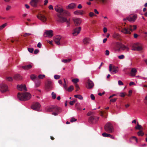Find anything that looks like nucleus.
Returning <instances> with one entry per match:
<instances>
[{
  "mask_svg": "<svg viewBox=\"0 0 147 147\" xmlns=\"http://www.w3.org/2000/svg\"><path fill=\"white\" fill-rule=\"evenodd\" d=\"M76 4L75 3H72L69 4L65 7V8L67 10L72 9H75L76 7Z\"/></svg>",
  "mask_w": 147,
  "mask_h": 147,
  "instance_id": "13",
  "label": "nucleus"
},
{
  "mask_svg": "<svg viewBox=\"0 0 147 147\" xmlns=\"http://www.w3.org/2000/svg\"><path fill=\"white\" fill-rule=\"evenodd\" d=\"M94 86L93 82L90 80H88L86 85V88L88 89H91L93 88Z\"/></svg>",
  "mask_w": 147,
  "mask_h": 147,
  "instance_id": "19",
  "label": "nucleus"
},
{
  "mask_svg": "<svg viewBox=\"0 0 147 147\" xmlns=\"http://www.w3.org/2000/svg\"><path fill=\"white\" fill-rule=\"evenodd\" d=\"M74 89V87L73 86H70L67 89V90L68 92L71 91Z\"/></svg>",
  "mask_w": 147,
  "mask_h": 147,
  "instance_id": "36",
  "label": "nucleus"
},
{
  "mask_svg": "<svg viewBox=\"0 0 147 147\" xmlns=\"http://www.w3.org/2000/svg\"><path fill=\"white\" fill-rule=\"evenodd\" d=\"M138 135V136H142L144 135V133L142 130H140L137 133Z\"/></svg>",
  "mask_w": 147,
  "mask_h": 147,
  "instance_id": "34",
  "label": "nucleus"
},
{
  "mask_svg": "<svg viewBox=\"0 0 147 147\" xmlns=\"http://www.w3.org/2000/svg\"><path fill=\"white\" fill-rule=\"evenodd\" d=\"M36 78V76L34 74L31 75L30 76V78L33 81Z\"/></svg>",
  "mask_w": 147,
  "mask_h": 147,
  "instance_id": "40",
  "label": "nucleus"
},
{
  "mask_svg": "<svg viewBox=\"0 0 147 147\" xmlns=\"http://www.w3.org/2000/svg\"><path fill=\"white\" fill-rule=\"evenodd\" d=\"M89 16L90 17H92L94 16H96V15L93 12H90L89 13Z\"/></svg>",
  "mask_w": 147,
  "mask_h": 147,
  "instance_id": "45",
  "label": "nucleus"
},
{
  "mask_svg": "<svg viewBox=\"0 0 147 147\" xmlns=\"http://www.w3.org/2000/svg\"><path fill=\"white\" fill-rule=\"evenodd\" d=\"M40 105V104L38 102H34L31 106V108L33 110L39 111V108Z\"/></svg>",
  "mask_w": 147,
  "mask_h": 147,
  "instance_id": "11",
  "label": "nucleus"
},
{
  "mask_svg": "<svg viewBox=\"0 0 147 147\" xmlns=\"http://www.w3.org/2000/svg\"><path fill=\"white\" fill-rule=\"evenodd\" d=\"M60 76L58 75H55L54 76V78L55 79H58L60 78Z\"/></svg>",
  "mask_w": 147,
  "mask_h": 147,
  "instance_id": "51",
  "label": "nucleus"
},
{
  "mask_svg": "<svg viewBox=\"0 0 147 147\" xmlns=\"http://www.w3.org/2000/svg\"><path fill=\"white\" fill-rule=\"evenodd\" d=\"M74 97L76 98H77L80 100H82L83 98L82 96L80 94L75 95H74Z\"/></svg>",
  "mask_w": 147,
  "mask_h": 147,
  "instance_id": "32",
  "label": "nucleus"
},
{
  "mask_svg": "<svg viewBox=\"0 0 147 147\" xmlns=\"http://www.w3.org/2000/svg\"><path fill=\"white\" fill-rule=\"evenodd\" d=\"M40 1V0H32L30 2L31 5L33 7L37 6V3Z\"/></svg>",
  "mask_w": 147,
  "mask_h": 147,
  "instance_id": "23",
  "label": "nucleus"
},
{
  "mask_svg": "<svg viewBox=\"0 0 147 147\" xmlns=\"http://www.w3.org/2000/svg\"><path fill=\"white\" fill-rule=\"evenodd\" d=\"M125 57V56L123 55H121L118 56V58L119 59H123Z\"/></svg>",
  "mask_w": 147,
  "mask_h": 147,
  "instance_id": "46",
  "label": "nucleus"
},
{
  "mask_svg": "<svg viewBox=\"0 0 147 147\" xmlns=\"http://www.w3.org/2000/svg\"><path fill=\"white\" fill-rule=\"evenodd\" d=\"M75 87L76 88V91H78L80 89V88L78 85L77 84H75Z\"/></svg>",
  "mask_w": 147,
  "mask_h": 147,
  "instance_id": "48",
  "label": "nucleus"
},
{
  "mask_svg": "<svg viewBox=\"0 0 147 147\" xmlns=\"http://www.w3.org/2000/svg\"><path fill=\"white\" fill-rule=\"evenodd\" d=\"M37 46L38 47L40 48L41 47L42 45L41 43L40 42H39L38 43Z\"/></svg>",
  "mask_w": 147,
  "mask_h": 147,
  "instance_id": "60",
  "label": "nucleus"
},
{
  "mask_svg": "<svg viewBox=\"0 0 147 147\" xmlns=\"http://www.w3.org/2000/svg\"><path fill=\"white\" fill-rule=\"evenodd\" d=\"M35 82L36 86L37 87L40 86L41 82L40 80L36 78Z\"/></svg>",
  "mask_w": 147,
  "mask_h": 147,
  "instance_id": "26",
  "label": "nucleus"
},
{
  "mask_svg": "<svg viewBox=\"0 0 147 147\" xmlns=\"http://www.w3.org/2000/svg\"><path fill=\"white\" fill-rule=\"evenodd\" d=\"M61 37L60 36L57 35L54 37V41L55 43L58 45H60V40Z\"/></svg>",
  "mask_w": 147,
  "mask_h": 147,
  "instance_id": "16",
  "label": "nucleus"
},
{
  "mask_svg": "<svg viewBox=\"0 0 147 147\" xmlns=\"http://www.w3.org/2000/svg\"><path fill=\"white\" fill-rule=\"evenodd\" d=\"M73 82L75 83H76L79 81V79L78 78H75L72 80Z\"/></svg>",
  "mask_w": 147,
  "mask_h": 147,
  "instance_id": "43",
  "label": "nucleus"
},
{
  "mask_svg": "<svg viewBox=\"0 0 147 147\" xmlns=\"http://www.w3.org/2000/svg\"><path fill=\"white\" fill-rule=\"evenodd\" d=\"M117 99V98L111 99L110 100V101L113 102H115L116 100Z\"/></svg>",
  "mask_w": 147,
  "mask_h": 147,
  "instance_id": "57",
  "label": "nucleus"
},
{
  "mask_svg": "<svg viewBox=\"0 0 147 147\" xmlns=\"http://www.w3.org/2000/svg\"><path fill=\"white\" fill-rule=\"evenodd\" d=\"M46 89L47 90H50L52 89V82L50 81H47L46 84L45 85Z\"/></svg>",
  "mask_w": 147,
  "mask_h": 147,
  "instance_id": "20",
  "label": "nucleus"
},
{
  "mask_svg": "<svg viewBox=\"0 0 147 147\" xmlns=\"http://www.w3.org/2000/svg\"><path fill=\"white\" fill-rule=\"evenodd\" d=\"M120 36L119 35L116 33H115L113 35V37L117 39H119L120 38Z\"/></svg>",
  "mask_w": 147,
  "mask_h": 147,
  "instance_id": "30",
  "label": "nucleus"
},
{
  "mask_svg": "<svg viewBox=\"0 0 147 147\" xmlns=\"http://www.w3.org/2000/svg\"><path fill=\"white\" fill-rule=\"evenodd\" d=\"M115 50L119 51H124L126 50L127 51H129V48L127 47L126 46L124 45L121 43L117 42V43L115 45Z\"/></svg>",
  "mask_w": 147,
  "mask_h": 147,
  "instance_id": "4",
  "label": "nucleus"
},
{
  "mask_svg": "<svg viewBox=\"0 0 147 147\" xmlns=\"http://www.w3.org/2000/svg\"><path fill=\"white\" fill-rule=\"evenodd\" d=\"M81 28L79 27L78 28H76L73 30L72 34L74 36L77 35L80 33V31L81 30Z\"/></svg>",
  "mask_w": 147,
  "mask_h": 147,
  "instance_id": "17",
  "label": "nucleus"
},
{
  "mask_svg": "<svg viewBox=\"0 0 147 147\" xmlns=\"http://www.w3.org/2000/svg\"><path fill=\"white\" fill-rule=\"evenodd\" d=\"M98 3H100L102 4H105L107 3L108 0H96Z\"/></svg>",
  "mask_w": 147,
  "mask_h": 147,
  "instance_id": "31",
  "label": "nucleus"
},
{
  "mask_svg": "<svg viewBox=\"0 0 147 147\" xmlns=\"http://www.w3.org/2000/svg\"><path fill=\"white\" fill-rule=\"evenodd\" d=\"M37 18L43 22H45L47 20V18L43 15L41 13H39L37 16Z\"/></svg>",
  "mask_w": 147,
  "mask_h": 147,
  "instance_id": "15",
  "label": "nucleus"
},
{
  "mask_svg": "<svg viewBox=\"0 0 147 147\" xmlns=\"http://www.w3.org/2000/svg\"><path fill=\"white\" fill-rule=\"evenodd\" d=\"M105 129L107 132L111 133L114 131V129L112 124L110 123H107L105 125Z\"/></svg>",
  "mask_w": 147,
  "mask_h": 147,
  "instance_id": "5",
  "label": "nucleus"
},
{
  "mask_svg": "<svg viewBox=\"0 0 147 147\" xmlns=\"http://www.w3.org/2000/svg\"><path fill=\"white\" fill-rule=\"evenodd\" d=\"M132 50L138 51H141L142 50V45L139 43L134 44L132 47Z\"/></svg>",
  "mask_w": 147,
  "mask_h": 147,
  "instance_id": "7",
  "label": "nucleus"
},
{
  "mask_svg": "<svg viewBox=\"0 0 147 147\" xmlns=\"http://www.w3.org/2000/svg\"><path fill=\"white\" fill-rule=\"evenodd\" d=\"M90 97L91 99L92 100H94L95 99V96H94V95L92 94H91Z\"/></svg>",
  "mask_w": 147,
  "mask_h": 147,
  "instance_id": "55",
  "label": "nucleus"
},
{
  "mask_svg": "<svg viewBox=\"0 0 147 147\" xmlns=\"http://www.w3.org/2000/svg\"><path fill=\"white\" fill-rule=\"evenodd\" d=\"M39 51L38 49H35L34 52V54H36L38 53Z\"/></svg>",
  "mask_w": 147,
  "mask_h": 147,
  "instance_id": "62",
  "label": "nucleus"
},
{
  "mask_svg": "<svg viewBox=\"0 0 147 147\" xmlns=\"http://www.w3.org/2000/svg\"><path fill=\"white\" fill-rule=\"evenodd\" d=\"M71 59H63L62 60V61L64 63H67V62H70L71 61Z\"/></svg>",
  "mask_w": 147,
  "mask_h": 147,
  "instance_id": "35",
  "label": "nucleus"
},
{
  "mask_svg": "<svg viewBox=\"0 0 147 147\" xmlns=\"http://www.w3.org/2000/svg\"><path fill=\"white\" fill-rule=\"evenodd\" d=\"M87 115L88 116H92V112L90 111L88 112L87 114Z\"/></svg>",
  "mask_w": 147,
  "mask_h": 147,
  "instance_id": "58",
  "label": "nucleus"
},
{
  "mask_svg": "<svg viewBox=\"0 0 147 147\" xmlns=\"http://www.w3.org/2000/svg\"><path fill=\"white\" fill-rule=\"evenodd\" d=\"M137 17V16L136 15H134L129 16L126 19H124V20H127L131 22H133L135 21Z\"/></svg>",
  "mask_w": 147,
  "mask_h": 147,
  "instance_id": "12",
  "label": "nucleus"
},
{
  "mask_svg": "<svg viewBox=\"0 0 147 147\" xmlns=\"http://www.w3.org/2000/svg\"><path fill=\"white\" fill-rule=\"evenodd\" d=\"M7 25V23H5L0 26V30L3 29Z\"/></svg>",
  "mask_w": 147,
  "mask_h": 147,
  "instance_id": "41",
  "label": "nucleus"
},
{
  "mask_svg": "<svg viewBox=\"0 0 147 147\" xmlns=\"http://www.w3.org/2000/svg\"><path fill=\"white\" fill-rule=\"evenodd\" d=\"M138 35L137 34L135 33L134 35V37L135 38H137L138 37Z\"/></svg>",
  "mask_w": 147,
  "mask_h": 147,
  "instance_id": "64",
  "label": "nucleus"
},
{
  "mask_svg": "<svg viewBox=\"0 0 147 147\" xmlns=\"http://www.w3.org/2000/svg\"><path fill=\"white\" fill-rule=\"evenodd\" d=\"M55 10L59 13L57 14V22L61 23L65 22L67 24L70 23V21L66 18L65 16H70V13L68 11L63 9V7L60 5H56L54 7Z\"/></svg>",
  "mask_w": 147,
  "mask_h": 147,
  "instance_id": "1",
  "label": "nucleus"
},
{
  "mask_svg": "<svg viewBox=\"0 0 147 147\" xmlns=\"http://www.w3.org/2000/svg\"><path fill=\"white\" fill-rule=\"evenodd\" d=\"M0 91L2 93H5L8 91V86L4 83H2L0 85Z\"/></svg>",
  "mask_w": 147,
  "mask_h": 147,
  "instance_id": "10",
  "label": "nucleus"
},
{
  "mask_svg": "<svg viewBox=\"0 0 147 147\" xmlns=\"http://www.w3.org/2000/svg\"><path fill=\"white\" fill-rule=\"evenodd\" d=\"M90 39L89 38H85L83 40V42L84 45H87L89 43Z\"/></svg>",
  "mask_w": 147,
  "mask_h": 147,
  "instance_id": "25",
  "label": "nucleus"
},
{
  "mask_svg": "<svg viewBox=\"0 0 147 147\" xmlns=\"http://www.w3.org/2000/svg\"><path fill=\"white\" fill-rule=\"evenodd\" d=\"M75 107L78 110L81 111L82 109L81 108V105L79 103H77L75 104Z\"/></svg>",
  "mask_w": 147,
  "mask_h": 147,
  "instance_id": "29",
  "label": "nucleus"
},
{
  "mask_svg": "<svg viewBox=\"0 0 147 147\" xmlns=\"http://www.w3.org/2000/svg\"><path fill=\"white\" fill-rule=\"evenodd\" d=\"M22 68L25 70H28L29 69H30L32 67V66L30 65H28L25 66H23Z\"/></svg>",
  "mask_w": 147,
  "mask_h": 147,
  "instance_id": "27",
  "label": "nucleus"
},
{
  "mask_svg": "<svg viewBox=\"0 0 147 147\" xmlns=\"http://www.w3.org/2000/svg\"><path fill=\"white\" fill-rule=\"evenodd\" d=\"M135 128L136 129L138 130H140V129H142V126L141 125H139L138 123H137V126L135 127Z\"/></svg>",
  "mask_w": 147,
  "mask_h": 147,
  "instance_id": "33",
  "label": "nucleus"
},
{
  "mask_svg": "<svg viewBox=\"0 0 147 147\" xmlns=\"http://www.w3.org/2000/svg\"><path fill=\"white\" fill-rule=\"evenodd\" d=\"M137 72V70L134 68H133L131 69V72L130 73V75L132 76H134L136 75Z\"/></svg>",
  "mask_w": 147,
  "mask_h": 147,
  "instance_id": "24",
  "label": "nucleus"
},
{
  "mask_svg": "<svg viewBox=\"0 0 147 147\" xmlns=\"http://www.w3.org/2000/svg\"><path fill=\"white\" fill-rule=\"evenodd\" d=\"M102 136L104 137H109L110 136V134L106 133H103L102 134Z\"/></svg>",
  "mask_w": 147,
  "mask_h": 147,
  "instance_id": "38",
  "label": "nucleus"
},
{
  "mask_svg": "<svg viewBox=\"0 0 147 147\" xmlns=\"http://www.w3.org/2000/svg\"><path fill=\"white\" fill-rule=\"evenodd\" d=\"M118 84L119 85H122L123 84V82L121 80H119L118 81Z\"/></svg>",
  "mask_w": 147,
  "mask_h": 147,
  "instance_id": "56",
  "label": "nucleus"
},
{
  "mask_svg": "<svg viewBox=\"0 0 147 147\" xmlns=\"http://www.w3.org/2000/svg\"><path fill=\"white\" fill-rule=\"evenodd\" d=\"M75 25L76 26L80 25L81 22V20L79 18H76L73 20Z\"/></svg>",
  "mask_w": 147,
  "mask_h": 147,
  "instance_id": "22",
  "label": "nucleus"
},
{
  "mask_svg": "<svg viewBox=\"0 0 147 147\" xmlns=\"http://www.w3.org/2000/svg\"><path fill=\"white\" fill-rule=\"evenodd\" d=\"M109 51L108 50H106L105 51V55H109Z\"/></svg>",
  "mask_w": 147,
  "mask_h": 147,
  "instance_id": "59",
  "label": "nucleus"
},
{
  "mask_svg": "<svg viewBox=\"0 0 147 147\" xmlns=\"http://www.w3.org/2000/svg\"><path fill=\"white\" fill-rule=\"evenodd\" d=\"M18 98L20 100H27L31 97V94L28 92L18 93Z\"/></svg>",
  "mask_w": 147,
  "mask_h": 147,
  "instance_id": "2",
  "label": "nucleus"
},
{
  "mask_svg": "<svg viewBox=\"0 0 147 147\" xmlns=\"http://www.w3.org/2000/svg\"><path fill=\"white\" fill-rule=\"evenodd\" d=\"M137 26L135 25H129L128 27L126 28H121L122 29L121 30V32L125 34H131V32H132L133 30L136 29Z\"/></svg>",
  "mask_w": 147,
  "mask_h": 147,
  "instance_id": "3",
  "label": "nucleus"
},
{
  "mask_svg": "<svg viewBox=\"0 0 147 147\" xmlns=\"http://www.w3.org/2000/svg\"><path fill=\"white\" fill-rule=\"evenodd\" d=\"M31 34L30 33H25V34H24L23 35V36L24 37H26L30 35Z\"/></svg>",
  "mask_w": 147,
  "mask_h": 147,
  "instance_id": "54",
  "label": "nucleus"
},
{
  "mask_svg": "<svg viewBox=\"0 0 147 147\" xmlns=\"http://www.w3.org/2000/svg\"><path fill=\"white\" fill-rule=\"evenodd\" d=\"M100 113L101 116L105 118L107 117V113L105 111H100Z\"/></svg>",
  "mask_w": 147,
  "mask_h": 147,
  "instance_id": "28",
  "label": "nucleus"
},
{
  "mask_svg": "<svg viewBox=\"0 0 147 147\" xmlns=\"http://www.w3.org/2000/svg\"><path fill=\"white\" fill-rule=\"evenodd\" d=\"M109 71L111 72V74H115L118 71V68L117 67H115L113 65L110 64L109 67Z\"/></svg>",
  "mask_w": 147,
  "mask_h": 147,
  "instance_id": "8",
  "label": "nucleus"
},
{
  "mask_svg": "<svg viewBox=\"0 0 147 147\" xmlns=\"http://www.w3.org/2000/svg\"><path fill=\"white\" fill-rule=\"evenodd\" d=\"M51 95L52 98L53 99H55L56 98V95L55 92H53L51 93Z\"/></svg>",
  "mask_w": 147,
  "mask_h": 147,
  "instance_id": "37",
  "label": "nucleus"
},
{
  "mask_svg": "<svg viewBox=\"0 0 147 147\" xmlns=\"http://www.w3.org/2000/svg\"><path fill=\"white\" fill-rule=\"evenodd\" d=\"M120 96L121 97H124L125 94L123 92H121L120 93Z\"/></svg>",
  "mask_w": 147,
  "mask_h": 147,
  "instance_id": "53",
  "label": "nucleus"
},
{
  "mask_svg": "<svg viewBox=\"0 0 147 147\" xmlns=\"http://www.w3.org/2000/svg\"><path fill=\"white\" fill-rule=\"evenodd\" d=\"M131 139H134L135 140V141H136V142H138V139L135 136H132L131 138Z\"/></svg>",
  "mask_w": 147,
  "mask_h": 147,
  "instance_id": "50",
  "label": "nucleus"
},
{
  "mask_svg": "<svg viewBox=\"0 0 147 147\" xmlns=\"http://www.w3.org/2000/svg\"><path fill=\"white\" fill-rule=\"evenodd\" d=\"M76 120H77L76 119H75V118H74V117H72V118H71V119L70 121L71 122H73L74 121H76Z\"/></svg>",
  "mask_w": 147,
  "mask_h": 147,
  "instance_id": "52",
  "label": "nucleus"
},
{
  "mask_svg": "<svg viewBox=\"0 0 147 147\" xmlns=\"http://www.w3.org/2000/svg\"><path fill=\"white\" fill-rule=\"evenodd\" d=\"M53 109L52 114L55 116L57 115L61 111V109L57 106H54L52 107Z\"/></svg>",
  "mask_w": 147,
  "mask_h": 147,
  "instance_id": "9",
  "label": "nucleus"
},
{
  "mask_svg": "<svg viewBox=\"0 0 147 147\" xmlns=\"http://www.w3.org/2000/svg\"><path fill=\"white\" fill-rule=\"evenodd\" d=\"M17 88L20 91L24 90L25 91H26L27 90L26 86L25 85H18L17 86Z\"/></svg>",
  "mask_w": 147,
  "mask_h": 147,
  "instance_id": "21",
  "label": "nucleus"
},
{
  "mask_svg": "<svg viewBox=\"0 0 147 147\" xmlns=\"http://www.w3.org/2000/svg\"><path fill=\"white\" fill-rule=\"evenodd\" d=\"M53 35V31L52 30H46L44 34V36L46 37L47 36L51 38Z\"/></svg>",
  "mask_w": 147,
  "mask_h": 147,
  "instance_id": "14",
  "label": "nucleus"
},
{
  "mask_svg": "<svg viewBox=\"0 0 147 147\" xmlns=\"http://www.w3.org/2000/svg\"><path fill=\"white\" fill-rule=\"evenodd\" d=\"M15 78L16 79L20 80L21 79V76L18 74L16 75L15 77Z\"/></svg>",
  "mask_w": 147,
  "mask_h": 147,
  "instance_id": "42",
  "label": "nucleus"
},
{
  "mask_svg": "<svg viewBox=\"0 0 147 147\" xmlns=\"http://www.w3.org/2000/svg\"><path fill=\"white\" fill-rule=\"evenodd\" d=\"M45 75L43 74H40L38 76V79H42L43 78L45 77Z\"/></svg>",
  "mask_w": 147,
  "mask_h": 147,
  "instance_id": "39",
  "label": "nucleus"
},
{
  "mask_svg": "<svg viewBox=\"0 0 147 147\" xmlns=\"http://www.w3.org/2000/svg\"><path fill=\"white\" fill-rule=\"evenodd\" d=\"M81 28L79 27L78 28H76L73 30L72 34L74 36L77 35L80 33V31L81 30Z\"/></svg>",
  "mask_w": 147,
  "mask_h": 147,
  "instance_id": "18",
  "label": "nucleus"
},
{
  "mask_svg": "<svg viewBox=\"0 0 147 147\" xmlns=\"http://www.w3.org/2000/svg\"><path fill=\"white\" fill-rule=\"evenodd\" d=\"M6 79L7 81H11L13 80V78L11 77H7Z\"/></svg>",
  "mask_w": 147,
  "mask_h": 147,
  "instance_id": "44",
  "label": "nucleus"
},
{
  "mask_svg": "<svg viewBox=\"0 0 147 147\" xmlns=\"http://www.w3.org/2000/svg\"><path fill=\"white\" fill-rule=\"evenodd\" d=\"M11 8V7L9 5H7L6 8V10L8 11Z\"/></svg>",
  "mask_w": 147,
  "mask_h": 147,
  "instance_id": "61",
  "label": "nucleus"
},
{
  "mask_svg": "<svg viewBox=\"0 0 147 147\" xmlns=\"http://www.w3.org/2000/svg\"><path fill=\"white\" fill-rule=\"evenodd\" d=\"M28 51L30 53H32L34 51V49L32 48H29L28 49Z\"/></svg>",
  "mask_w": 147,
  "mask_h": 147,
  "instance_id": "47",
  "label": "nucleus"
},
{
  "mask_svg": "<svg viewBox=\"0 0 147 147\" xmlns=\"http://www.w3.org/2000/svg\"><path fill=\"white\" fill-rule=\"evenodd\" d=\"M132 91L131 90H130L129 91V94L128 95V96H131V94L132 93Z\"/></svg>",
  "mask_w": 147,
  "mask_h": 147,
  "instance_id": "63",
  "label": "nucleus"
},
{
  "mask_svg": "<svg viewBox=\"0 0 147 147\" xmlns=\"http://www.w3.org/2000/svg\"><path fill=\"white\" fill-rule=\"evenodd\" d=\"M53 110L52 107L51 108H48L46 109L47 111L49 112H53Z\"/></svg>",
  "mask_w": 147,
  "mask_h": 147,
  "instance_id": "49",
  "label": "nucleus"
},
{
  "mask_svg": "<svg viewBox=\"0 0 147 147\" xmlns=\"http://www.w3.org/2000/svg\"><path fill=\"white\" fill-rule=\"evenodd\" d=\"M99 119V117L94 116H91L89 117L88 119V121L90 124H94L97 122Z\"/></svg>",
  "mask_w": 147,
  "mask_h": 147,
  "instance_id": "6",
  "label": "nucleus"
}]
</instances>
